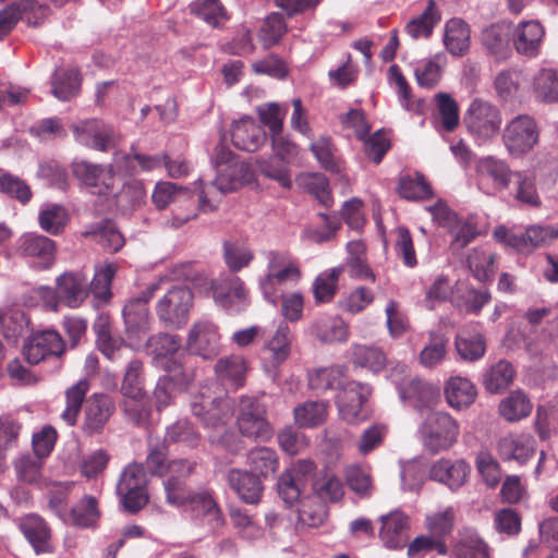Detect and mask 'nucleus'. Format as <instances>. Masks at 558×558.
<instances>
[{
  "label": "nucleus",
  "instance_id": "1",
  "mask_svg": "<svg viewBox=\"0 0 558 558\" xmlns=\"http://www.w3.org/2000/svg\"><path fill=\"white\" fill-rule=\"evenodd\" d=\"M210 162L216 171L213 182L205 184L203 180L195 183L199 207L203 211L217 208L221 196L233 192L253 180V171L248 163L235 155L223 142H219L210 154Z\"/></svg>",
  "mask_w": 558,
  "mask_h": 558
},
{
  "label": "nucleus",
  "instance_id": "2",
  "mask_svg": "<svg viewBox=\"0 0 558 558\" xmlns=\"http://www.w3.org/2000/svg\"><path fill=\"white\" fill-rule=\"evenodd\" d=\"M264 258L266 271L259 278L258 286L264 298L276 304L284 287L300 281L302 271L298 259L287 251H266Z\"/></svg>",
  "mask_w": 558,
  "mask_h": 558
},
{
  "label": "nucleus",
  "instance_id": "3",
  "mask_svg": "<svg viewBox=\"0 0 558 558\" xmlns=\"http://www.w3.org/2000/svg\"><path fill=\"white\" fill-rule=\"evenodd\" d=\"M417 433L424 449L435 454L449 450L458 441L460 426L449 413L432 411L421 422Z\"/></svg>",
  "mask_w": 558,
  "mask_h": 558
},
{
  "label": "nucleus",
  "instance_id": "4",
  "mask_svg": "<svg viewBox=\"0 0 558 558\" xmlns=\"http://www.w3.org/2000/svg\"><path fill=\"white\" fill-rule=\"evenodd\" d=\"M463 123L476 141L487 142L498 135L502 117L494 104L475 98L464 113Z\"/></svg>",
  "mask_w": 558,
  "mask_h": 558
},
{
  "label": "nucleus",
  "instance_id": "5",
  "mask_svg": "<svg viewBox=\"0 0 558 558\" xmlns=\"http://www.w3.org/2000/svg\"><path fill=\"white\" fill-rule=\"evenodd\" d=\"M193 305V293L186 287H172L168 289L156 304V314L167 327L181 328L189 319Z\"/></svg>",
  "mask_w": 558,
  "mask_h": 558
},
{
  "label": "nucleus",
  "instance_id": "6",
  "mask_svg": "<svg viewBox=\"0 0 558 558\" xmlns=\"http://www.w3.org/2000/svg\"><path fill=\"white\" fill-rule=\"evenodd\" d=\"M147 476L142 464L131 463L122 471L117 493L129 512L140 511L148 502Z\"/></svg>",
  "mask_w": 558,
  "mask_h": 558
},
{
  "label": "nucleus",
  "instance_id": "7",
  "mask_svg": "<svg viewBox=\"0 0 558 558\" xmlns=\"http://www.w3.org/2000/svg\"><path fill=\"white\" fill-rule=\"evenodd\" d=\"M539 132L535 120L527 114H519L507 122L502 131V142L507 151L520 157L537 144Z\"/></svg>",
  "mask_w": 558,
  "mask_h": 558
},
{
  "label": "nucleus",
  "instance_id": "8",
  "mask_svg": "<svg viewBox=\"0 0 558 558\" xmlns=\"http://www.w3.org/2000/svg\"><path fill=\"white\" fill-rule=\"evenodd\" d=\"M236 424L241 435L246 438L260 441L271 438L272 429L266 418V411L254 398H241Z\"/></svg>",
  "mask_w": 558,
  "mask_h": 558
},
{
  "label": "nucleus",
  "instance_id": "9",
  "mask_svg": "<svg viewBox=\"0 0 558 558\" xmlns=\"http://www.w3.org/2000/svg\"><path fill=\"white\" fill-rule=\"evenodd\" d=\"M70 129L78 144L100 151L111 149L119 141L116 131L98 119L80 120L72 123Z\"/></svg>",
  "mask_w": 558,
  "mask_h": 558
},
{
  "label": "nucleus",
  "instance_id": "10",
  "mask_svg": "<svg viewBox=\"0 0 558 558\" xmlns=\"http://www.w3.org/2000/svg\"><path fill=\"white\" fill-rule=\"evenodd\" d=\"M293 335L286 322H281L271 336L262 347L263 367L276 377L279 367L290 357L292 352Z\"/></svg>",
  "mask_w": 558,
  "mask_h": 558
},
{
  "label": "nucleus",
  "instance_id": "11",
  "mask_svg": "<svg viewBox=\"0 0 558 558\" xmlns=\"http://www.w3.org/2000/svg\"><path fill=\"white\" fill-rule=\"evenodd\" d=\"M195 463L189 460H172L168 464V477L163 482L166 499L170 505H189L197 492L187 485V478L194 472Z\"/></svg>",
  "mask_w": 558,
  "mask_h": 558
},
{
  "label": "nucleus",
  "instance_id": "12",
  "mask_svg": "<svg viewBox=\"0 0 558 558\" xmlns=\"http://www.w3.org/2000/svg\"><path fill=\"white\" fill-rule=\"evenodd\" d=\"M316 464L310 459H300L291 464L278 480V493L284 502L292 505L299 500L306 483L313 478Z\"/></svg>",
  "mask_w": 558,
  "mask_h": 558
},
{
  "label": "nucleus",
  "instance_id": "13",
  "mask_svg": "<svg viewBox=\"0 0 558 558\" xmlns=\"http://www.w3.org/2000/svg\"><path fill=\"white\" fill-rule=\"evenodd\" d=\"M73 175L90 193L108 195L114 190V173L111 166L104 167L86 160H75L71 165Z\"/></svg>",
  "mask_w": 558,
  "mask_h": 558
},
{
  "label": "nucleus",
  "instance_id": "14",
  "mask_svg": "<svg viewBox=\"0 0 558 558\" xmlns=\"http://www.w3.org/2000/svg\"><path fill=\"white\" fill-rule=\"evenodd\" d=\"M497 241L519 251L537 247L550 243L558 236V232L550 227L532 226L523 233H517L505 227H498L494 231Z\"/></svg>",
  "mask_w": 558,
  "mask_h": 558
},
{
  "label": "nucleus",
  "instance_id": "15",
  "mask_svg": "<svg viewBox=\"0 0 558 558\" xmlns=\"http://www.w3.org/2000/svg\"><path fill=\"white\" fill-rule=\"evenodd\" d=\"M371 395L367 385L356 381L348 383L337 396V407L340 417L351 424L359 423L367 417L363 410L364 403Z\"/></svg>",
  "mask_w": 558,
  "mask_h": 558
},
{
  "label": "nucleus",
  "instance_id": "16",
  "mask_svg": "<svg viewBox=\"0 0 558 558\" xmlns=\"http://www.w3.org/2000/svg\"><path fill=\"white\" fill-rule=\"evenodd\" d=\"M186 349L203 359H213L220 351V333L210 320H198L192 325L186 338Z\"/></svg>",
  "mask_w": 558,
  "mask_h": 558
},
{
  "label": "nucleus",
  "instance_id": "17",
  "mask_svg": "<svg viewBox=\"0 0 558 558\" xmlns=\"http://www.w3.org/2000/svg\"><path fill=\"white\" fill-rule=\"evenodd\" d=\"M395 372L396 369L391 373V378L397 383L399 395L403 402L418 411L432 409L437 404L439 400L438 389L417 378L398 383Z\"/></svg>",
  "mask_w": 558,
  "mask_h": 558
},
{
  "label": "nucleus",
  "instance_id": "18",
  "mask_svg": "<svg viewBox=\"0 0 558 558\" xmlns=\"http://www.w3.org/2000/svg\"><path fill=\"white\" fill-rule=\"evenodd\" d=\"M470 473L471 466L465 460L440 458L432 463L428 475L430 480L457 490L468 482Z\"/></svg>",
  "mask_w": 558,
  "mask_h": 558
},
{
  "label": "nucleus",
  "instance_id": "19",
  "mask_svg": "<svg viewBox=\"0 0 558 558\" xmlns=\"http://www.w3.org/2000/svg\"><path fill=\"white\" fill-rule=\"evenodd\" d=\"M65 344L59 332L45 330L34 335L25 343L23 353L29 364H38L48 356H60Z\"/></svg>",
  "mask_w": 558,
  "mask_h": 558
},
{
  "label": "nucleus",
  "instance_id": "20",
  "mask_svg": "<svg viewBox=\"0 0 558 558\" xmlns=\"http://www.w3.org/2000/svg\"><path fill=\"white\" fill-rule=\"evenodd\" d=\"M496 450L505 461L525 464L536 451V441L527 433H509L497 440Z\"/></svg>",
  "mask_w": 558,
  "mask_h": 558
},
{
  "label": "nucleus",
  "instance_id": "21",
  "mask_svg": "<svg viewBox=\"0 0 558 558\" xmlns=\"http://www.w3.org/2000/svg\"><path fill=\"white\" fill-rule=\"evenodd\" d=\"M191 409L195 416L205 425L216 427L223 424L231 416V402L227 398L211 397L206 392L195 396L191 402Z\"/></svg>",
  "mask_w": 558,
  "mask_h": 558
},
{
  "label": "nucleus",
  "instance_id": "22",
  "mask_svg": "<svg viewBox=\"0 0 558 558\" xmlns=\"http://www.w3.org/2000/svg\"><path fill=\"white\" fill-rule=\"evenodd\" d=\"M17 252L24 257L34 259L38 268L47 269L54 263L56 244L45 235L25 233L19 239Z\"/></svg>",
  "mask_w": 558,
  "mask_h": 558
},
{
  "label": "nucleus",
  "instance_id": "23",
  "mask_svg": "<svg viewBox=\"0 0 558 558\" xmlns=\"http://www.w3.org/2000/svg\"><path fill=\"white\" fill-rule=\"evenodd\" d=\"M215 301L230 312H240L248 304L244 282L236 276H228L213 283Z\"/></svg>",
  "mask_w": 558,
  "mask_h": 558
},
{
  "label": "nucleus",
  "instance_id": "24",
  "mask_svg": "<svg viewBox=\"0 0 558 558\" xmlns=\"http://www.w3.org/2000/svg\"><path fill=\"white\" fill-rule=\"evenodd\" d=\"M476 173L481 185L490 184L492 192H500L508 189L513 178L508 163L493 156L481 158L476 163Z\"/></svg>",
  "mask_w": 558,
  "mask_h": 558
},
{
  "label": "nucleus",
  "instance_id": "25",
  "mask_svg": "<svg viewBox=\"0 0 558 558\" xmlns=\"http://www.w3.org/2000/svg\"><path fill=\"white\" fill-rule=\"evenodd\" d=\"M62 305L70 308L80 307L89 294L88 280L78 271H68L56 279Z\"/></svg>",
  "mask_w": 558,
  "mask_h": 558
},
{
  "label": "nucleus",
  "instance_id": "26",
  "mask_svg": "<svg viewBox=\"0 0 558 558\" xmlns=\"http://www.w3.org/2000/svg\"><path fill=\"white\" fill-rule=\"evenodd\" d=\"M19 527L37 554L52 553V532L44 518L28 513L19 519Z\"/></svg>",
  "mask_w": 558,
  "mask_h": 558
},
{
  "label": "nucleus",
  "instance_id": "27",
  "mask_svg": "<svg viewBox=\"0 0 558 558\" xmlns=\"http://www.w3.org/2000/svg\"><path fill=\"white\" fill-rule=\"evenodd\" d=\"M233 145L242 150L256 151L266 142V132L253 118L242 117L231 129Z\"/></svg>",
  "mask_w": 558,
  "mask_h": 558
},
{
  "label": "nucleus",
  "instance_id": "28",
  "mask_svg": "<svg viewBox=\"0 0 558 558\" xmlns=\"http://www.w3.org/2000/svg\"><path fill=\"white\" fill-rule=\"evenodd\" d=\"M114 411V403L107 395H93L86 402L83 429L87 434L102 430Z\"/></svg>",
  "mask_w": 558,
  "mask_h": 558
},
{
  "label": "nucleus",
  "instance_id": "29",
  "mask_svg": "<svg viewBox=\"0 0 558 558\" xmlns=\"http://www.w3.org/2000/svg\"><path fill=\"white\" fill-rule=\"evenodd\" d=\"M227 481L232 490L246 504L259 502L264 486L260 478L250 471L231 469L227 474Z\"/></svg>",
  "mask_w": 558,
  "mask_h": 558
},
{
  "label": "nucleus",
  "instance_id": "30",
  "mask_svg": "<svg viewBox=\"0 0 558 558\" xmlns=\"http://www.w3.org/2000/svg\"><path fill=\"white\" fill-rule=\"evenodd\" d=\"M512 41L518 53L535 57L538 53L544 28L537 21L521 22L512 32Z\"/></svg>",
  "mask_w": 558,
  "mask_h": 558
},
{
  "label": "nucleus",
  "instance_id": "31",
  "mask_svg": "<svg viewBox=\"0 0 558 558\" xmlns=\"http://www.w3.org/2000/svg\"><path fill=\"white\" fill-rule=\"evenodd\" d=\"M408 529V517L400 511H392L381 517L379 536L388 548H398L405 543Z\"/></svg>",
  "mask_w": 558,
  "mask_h": 558
},
{
  "label": "nucleus",
  "instance_id": "32",
  "mask_svg": "<svg viewBox=\"0 0 558 558\" xmlns=\"http://www.w3.org/2000/svg\"><path fill=\"white\" fill-rule=\"evenodd\" d=\"M447 58L444 53H436L414 62L413 70L417 84L421 87L433 88L441 80Z\"/></svg>",
  "mask_w": 558,
  "mask_h": 558
},
{
  "label": "nucleus",
  "instance_id": "33",
  "mask_svg": "<svg viewBox=\"0 0 558 558\" xmlns=\"http://www.w3.org/2000/svg\"><path fill=\"white\" fill-rule=\"evenodd\" d=\"M531 90L539 102H558V71L553 68L539 69L532 77Z\"/></svg>",
  "mask_w": 558,
  "mask_h": 558
},
{
  "label": "nucleus",
  "instance_id": "34",
  "mask_svg": "<svg viewBox=\"0 0 558 558\" xmlns=\"http://www.w3.org/2000/svg\"><path fill=\"white\" fill-rule=\"evenodd\" d=\"M250 472L259 478L271 477L279 469V457L272 448L255 447L246 454Z\"/></svg>",
  "mask_w": 558,
  "mask_h": 558
},
{
  "label": "nucleus",
  "instance_id": "35",
  "mask_svg": "<svg viewBox=\"0 0 558 558\" xmlns=\"http://www.w3.org/2000/svg\"><path fill=\"white\" fill-rule=\"evenodd\" d=\"M310 335L322 342H342L348 339L347 324L338 317H320L310 326Z\"/></svg>",
  "mask_w": 558,
  "mask_h": 558
},
{
  "label": "nucleus",
  "instance_id": "36",
  "mask_svg": "<svg viewBox=\"0 0 558 558\" xmlns=\"http://www.w3.org/2000/svg\"><path fill=\"white\" fill-rule=\"evenodd\" d=\"M522 73L514 69L499 71L493 82L496 97L502 102H512L521 97Z\"/></svg>",
  "mask_w": 558,
  "mask_h": 558
},
{
  "label": "nucleus",
  "instance_id": "37",
  "mask_svg": "<svg viewBox=\"0 0 558 558\" xmlns=\"http://www.w3.org/2000/svg\"><path fill=\"white\" fill-rule=\"evenodd\" d=\"M181 348V339L177 335L160 332L147 340V349L157 365L162 368L169 366V357L175 354Z\"/></svg>",
  "mask_w": 558,
  "mask_h": 558
},
{
  "label": "nucleus",
  "instance_id": "38",
  "mask_svg": "<svg viewBox=\"0 0 558 558\" xmlns=\"http://www.w3.org/2000/svg\"><path fill=\"white\" fill-rule=\"evenodd\" d=\"M445 396L450 407L462 409L470 407L475 401L477 391L471 380L456 376L447 381Z\"/></svg>",
  "mask_w": 558,
  "mask_h": 558
},
{
  "label": "nucleus",
  "instance_id": "39",
  "mask_svg": "<svg viewBox=\"0 0 558 558\" xmlns=\"http://www.w3.org/2000/svg\"><path fill=\"white\" fill-rule=\"evenodd\" d=\"M444 44L453 56H463L470 47V28L461 19H451L445 25Z\"/></svg>",
  "mask_w": 558,
  "mask_h": 558
},
{
  "label": "nucleus",
  "instance_id": "40",
  "mask_svg": "<svg viewBox=\"0 0 558 558\" xmlns=\"http://www.w3.org/2000/svg\"><path fill=\"white\" fill-rule=\"evenodd\" d=\"M511 35V26L507 23L494 24L485 28L482 33V43L487 51L497 57L505 59L509 54V37Z\"/></svg>",
  "mask_w": 558,
  "mask_h": 558
},
{
  "label": "nucleus",
  "instance_id": "41",
  "mask_svg": "<svg viewBox=\"0 0 558 558\" xmlns=\"http://www.w3.org/2000/svg\"><path fill=\"white\" fill-rule=\"evenodd\" d=\"M327 401H306L293 410L295 424L300 428H315L324 424L328 416Z\"/></svg>",
  "mask_w": 558,
  "mask_h": 558
},
{
  "label": "nucleus",
  "instance_id": "42",
  "mask_svg": "<svg viewBox=\"0 0 558 558\" xmlns=\"http://www.w3.org/2000/svg\"><path fill=\"white\" fill-rule=\"evenodd\" d=\"M441 16L434 0H428L422 14L408 22L404 32L413 39L428 38Z\"/></svg>",
  "mask_w": 558,
  "mask_h": 558
},
{
  "label": "nucleus",
  "instance_id": "43",
  "mask_svg": "<svg viewBox=\"0 0 558 558\" xmlns=\"http://www.w3.org/2000/svg\"><path fill=\"white\" fill-rule=\"evenodd\" d=\"M533 405L529 397L521 390L512 391L499 403L498 411L507 422L513 423L527 417Z\"/></svg>",
  "mask_w": 558,
  "mask_h": 558
},
{
  "label": "nucleus",
  "instance_id": "44",
  "mask_svg": "<svg viewBox=\"0 0 558 558\" xmlns=\"http://www.w3.org/2000/svg\"><path fill=\"white\" fill-rule=\"evenodd\" d=\"M214 368L220 380L241 386L247 372V362L242 355L230 354L220 357Z\"/></svg>",
  "mask_w": 558,
  "mask_h": 558
},
{
  "label": "nucleus",
  "instance_id": "45",
  "mask_svg": "<svg viewBox=\"0 0 558 558\" xmlns=\"http://www.w3.org/2000/svg\"><path fill=\"white\" fill-rule=\"evenodd\" d=\"M99 515L96 498L86 496L66 515H61V519L77 527H92L97 523Z\"/></svg>",
  "mask_w": 558,
  "mask_h": 558
},
{
  "label": "nucleus",
  "instance_id": "46",
  "mask_svg": "<svg viewBox=\"0 0 558 558\" xmlns=\"http://www.w3.org/2000/svg\"><path fill=\"white\" fill-rule=\"evenodd\" d=\"M454 345L458 354L465 361H476L484 356L486 343L481 332L462 329L456 337Z\"/></svg>",
  "mask_w": 558,
  "mask_h": 558
},
{
  "label": "nucleus",
  "instance_id": "47",
  "mask_svg": "<svg viewBox=\"0 0 558 558\" xmlns=\"http://www.w3.org/2000/svg\"><path fill=\"white\" fill-rule=\"evenodd\" d=\"M513 366L505 360L492 365L484 375V386L492 393H499L506 390L514 379Z\"/></svg>",
  "mask_w": 558,
  "mask_h": 558
},
{
  "label": "nucleus",
  "instance_id": "48",
  "mask_svg": "<svg viewBox=\"0 0 558 558\" xmlns=\"http://www.w3.org/2000/svg\"><path fill=\"white\" fill-rule=\"evenodd\" d=\"M191 510L197 517H202L207 523L217 527L222 524V513L211 494L202 489L194 495L189 502Z\"/></svg>",
  "mask_w": 558,
  "mask_h": 558
},
{
  "label": "nucleus",
  "instance_id": "49",
  "mask_svg": "<svg viewBox=\"0 0 558 558\" xmlns=\"http://www.w3.org/2000/svg\"><path fill=\"white\" fill-rule=\"evenodd\" d=\"M454 558H489L487 545L477 533L470 529L460 532V538L453 547Z\"/></svg>",
  "mask_w": 558,
  "mask_h": 558
},
{
  "label": "nucleus",
  "instance_id": "50",
  "mask_svg": "<svg viewBox=\"0 0 558 558\" xmlns=\"http://www.w3.org/2000/svg\"><path fill=\"white\" fill-rule=\"evenodd\" d=\"M122 408L125 417L133 424L144 426L149 422L151 407L145 391L123 396Z\"/></svg>",
  "mask_w": 558,
  "mask_h": 558
},
{
  "label": "nucleus",
  "instance_id": "51",
  "mask_svg": "<svg viewBox=\"0 0 558 558\" xmlns=\"http://www.w3.org/2000/svg\"><path fill=\"white\" fill-rule=\"evenodd\" d=\"M223 260L232 272H239L250 266L254 259L252 248L239 241H226L222 245Z\"/></svg>",
  "mask_w": 558,
  "mask_h": 558
},
{
  "label": "nucleus",
  "instance_id": "52",
  "mask_svg": "<svg viewBox=\"0 0 558 558\" xmlns=\"http://www.w3.org/2000/svg\"><path fill=\"white\" fill-rule=\"evenodd\" d=\"M89 390V381L81 379L65 391V409L61 414V418L70 426L76 423L78 413L81 412L83 401Z\"/></svg>",
  "mask_w": 558,
  "mask_h": 558
},
{
  "label": "nucleus",
  "instance_id": "53",
  "mask_svg": "<svg viewBox=\"0 0 558 558\" xmlns=\"http://www.w3.org/2000/svg\"><path fill=\"white\" fill-rule=\"evenodd\" d=\"M494 254L485 248H474L468 256L466 263L470 271L481 282H486L494 275Z\"/></svg>",
  "mask_w": 558,
  "mask_h": 558
},
{
  "label": "nucleus",
  "instance_id": "54",
  "mask_svg": "<svg viewBox=\"0 0 558 558\" xmlns=\"http://www.w3.org/2000/svg\"><path fill=\"white\" fill-rule=\"evenodd\" d=\"M454 522L456 511L453 507H446L427 514L425 518V526L429 534L442 542L452 532Z\"/></svg>",
  "mask_w": 558,
  "mask_h": 558
},
{
  "label": "nucleus",
  "instance_id": "55",
  "mask_svg": "<svg viewBox=\"0 0 558 558\" xmlns=\"http://www.w3.org/2000/svg\"><path fill=\"white\" fill-rule=\"evenodd\" d=\"M342 379L343 369L340 366L317 368L308 374L310 388L316 393L339 387Z\"/></svg>",
  "mask_w": 558,
  "mask_h": 558
},
{
  "label": "nucleus",
  "instance_id": "56",
  "mask_svg": "<svg viewBox=\"0 0 558 558\" xmlns=\"http://www.w3.org/2000/svg\"><path fill=\"white\" fill-rule=\"evenodd\" d=\"M342 271L341 267H335L316 277L313 282V293L316 303H326L333 299Z\"/></svg>",
  "mask_w": 558,
  "mask_h": 558
},
{
  "label": "nucleus",
  "instance_id": "57",
  "mask_svg": "<svg viewBox=\"0 0 558 558\" xmlns=\"http://www.w3.org/2000/svg\"><path fill=\"white\" fill-rule=\"evenodd\" d=\"M300 521L310 527H317L327 518V507L317 496H308L301 500L299 507Z\"/></svg>",
  "mask_w": 558,
  "mask_h": 558
},
{
  "label": "nucleus",
  "instance_id": "58",
  "mask_svg": "<svg viewBox=\"0 0 558 558\" xmlns=\"http://www.w3.org/2000/svg\"><path fill=\"white\" fill-rule=\"evenodd\" d=\"M40 228L49 234L57 235L63 231L69 221L66 209L58 204L45 206L38 216Z\"/></svg>",
  "mask_w": 558,
  "mask_h": 558
},
{
  "label": "nucleus",
  "instance_id": "59",
  "mask_svg": "<svg viewBox=\"0 0 558 558\" xmlns=\"http://www.w3.org/2000/svg\"><path fill=\"white\" fill-rule=\"evenodd\" d=\"M81 81L75 70H57L52 78V94L56 98L65 101L78 93Z\"/></svg>",
  "mask_w": 558,
  "mask_h": 558
},
{
  "label": "nucleus",
  "instance_id": "60",
  "mask_svg": "<svg viewBox=\"0 0 558 558\" xmlns=\"http://www.w3.org/2000/svg\"><path fill=\"white\" fill-rule=\"evenodd\" d=\"M117 270L118 266L113 263L96 267L95 276L88 289L97 300L106 302L111 298L110 287Z\"/></svg>",
  "mask_w": 558,
  "mask_h": 558
},
{
  "label": "nucleus",
  "instance_id": "61",
  "mask_svg": "<svg viewBox=\"0 0 558 558\" xmlns=\"http://www.w3.org/2000/svg\"><path fill=\"white\" fill-rule=\"evenodd\" d=\"M190 11L215 27L227 20L226 10L219 0H195L190 4Z\"/></svg>",
  "mask_w": 558,
  "mask_h": 558
},
{
  "label": "nucleus",
  "instance_id": "62",
  "mask_svg": "<svg viewBox=\"0 0 558 558\" xmlns=\"http://www.w3.org/2000/svg\"><path fill=\"white\" fill-rule=\"evenodd\" d=\"M447 355V341L442 336L432 333L428 343L421 350L418 362L425 368L439 365Z\"/></svg>",
  "mask_w": 558,
  "mask_h": 558
},
{
  "label": "nucleus",
  "instance_id": "63",
  "mask_svg": "<svg viewBox=\"0 0 558 558\" xmlns=\"http://www.w3.org/2000/svg\"><path fill=\"white\" fill-rule=\"evenodd\" d=\"M352 361L356 366L376 373L384 368L386 356L378 348L356 344L353 347Z\"/></svg>",
  "mask_w": 558,
  "mask_h": 558
},
{
  "label": "nucleus",
  "instance_id": "64",
  "mask_svg": "<svg viewBox=\"0 0 558 558\" xmlns=\"http://www.w3.org/2000/svg\"><path fill=\"white\" fill-rule=\"evenodd\" d=\"M99 351L111 361H120L128 357L130 348L121 338L113 337L108 330L100 329L97 337Z\"/></svg>",
  "mask_w": 558,
  "mask_h": 558
}]
</instances>
